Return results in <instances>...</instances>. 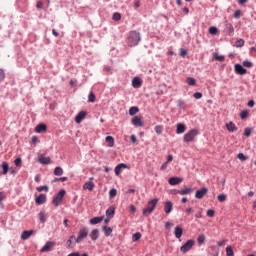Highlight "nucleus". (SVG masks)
I'll return each instance as SVG.
<instances>
[{
  "mask_svg": "<svg viewBox=\"0 0 256 256\" xmlns=\"http://www.w3.org/2000/svg\"><path fill=\"white\" fill-rule=\"evenodd\" d=\"M159 203V198H154L150 200L147 204V207L142 210V215L144 217H149L153 211H155V208L157 207V204Z\"/></svg>",
  "mask_w": 256,
  "mask_h": 256,
  "instance_id": "nucleus-1",
  "label": "nucleus"
},
{
  "mask_svg": "<svg viewBox=\"0 0 256 256\" xmlns=\"http://www.w3.org/2000/svg\"><path fill=\"white\" fill-rule=\"evenodd\" d=\"M139 41H141V34L137 31H131L128 36V46L135 47L139 45Z\"/></svg>",
  "mask_w": 256,
  "mask_h": 256,
  "instance_id": "nucleus-2",
  "label": "nucleus"
},
{
  "mask_svg": "<svg viewBox=\"0 0 256 256\" xmlns=\"http://www.w3.org/2000/svg\"><path fill=\"white\" fill-rule=\"evenodd\" d=\"M198 135H199V130L192 129L184 135L183 141L184 143H193V141H195V137H197Z\"/></svg>",
  "mask_w": 256,
  "mask_h": 256,
  "instance_id": "nucleus-3",
  "label": "nucleus"
},
{
  "mask_svg": "<svg viewBox=\"0 0 256 256\" xmlns=\"http://www.w3.org/2000/svg\"><path fill=\"white\" fill-rule=\"evenodd\" d=\"M65 190H60L52 199V203L55 207L61 205V201H63V197H65Z\"/></svg>",
  "mask_w": 256,
  "mask_h": 256,
  "instance_id": "nucleus-4",
  "label": "nucleus"
},
{
  "mask_svg": "<svg viewBox=\"0 0 256 256\" xmlns=\"http://www.w3.org/2000/svg\"><path fill=\"white\" fill-rule=\"evenodd\" d=\"M195 245V240H188L184 245L180 247L181 253H187L193 249Z\"/></svg>",
  "mask_w": 256,
  "mask_h": 256,
  "instance_id": "nucleus-5",
  "label": "nucleus"
},
{
  "mask_svg": "<svg viewBox=\"0 0 256 256\" xmlns=\"http://www.w3.org/2000/svg\"><path fill=\"white\" fill-rule=\"evenodd\" d=\"M89 235V230L87 228H81L78 233V237L75 239L77 243H81Z\"/></svg>",
  "mask_w": 256,
  "mask_h": 256,
  "instance_id": "nucleus-6",
  "label": "nucleus"
},
{
  "mask_svg": "<svg viewBox=\"0 0 256 256\" xmlns=\"http://www.w3.org/2000/svg\"><path fill=\"white\" fill-rule=\"evenodd\" d=\"M207 193H209V189H207V187H202L200 190L196 191L195 197L196 199H203Z\"/></svg>",
  "mask_w": 256,
  "mask_h": 256,
  "instance_id": "nucleus-7",
  "label": "nucleus"
},
{
  "mask_svg": "<svg viewBox=\"0 0 256 256\" xmlns=\"http://www.w3.org/2000/svg\"><path fill=\"white\" fill-rule=\"evenodd\" d=\"M131 123L132 125H134V127H143V120L141 119L140 116H134L131 119Z\"/></svg>",
  "mask_w": 256,
  "mask_h": 256,
  "instance_id": "nucleus-8",
  "label": "nucleus"
},
{
  "mask_svg": "<svg viewBox=\"0 0 256 256\" xmlns=\"http://www.w3.org/2000/svg\"><path fill=\"white\" fill-rule=\"evenodd\" d=\"M53 247H55V242L48 241V242H46V244L42 247L41 252H42V253H47V252L51 251V249H53Z\"/></svg>",
  "mask_w": 256,
  "mask_h": 256,
  "instance_id": "nucleus-9",
  "label": "nucleus"
},
{
  "mask_svg": "<svg viewBox=\"0 0 256 256\" xmlns=\"http://www.w3.org/2000/svg\"><path fill=\"white\" fill-rule=\"evenodd\" d=\"M169 185L175 186L179 185L180 183H183V178L181 177H171L168 180Z\"/></svg>",
  "mask_w": 256,
  "mask_h": 256,
  "instance_id": "nucleus-10",
  "label": "nucleus"
},
{
  "mask_svg": "<svg viewBox=\"0 0 256 256\" xmlns=\"http://www.w3.org/2000/svg\"><path fill=\"white\" fill-rule=\"evenodd\" d=\"M47 202V195L40 194L38 197L35 198L36 205H43V203Z\"/></svg>",
  "mask_w": 256,
  "mask_h": 256,
  "instance_id": "nucleus-11",
  "label": "nucleus"
},
{
  "mask_svg": "<svg viewBox=\"0 0 256 256\" xmlns=\"http://www.w3.org/2000/svg\"><path fill=\"white\" fill-rule=\"evenodd\" d=\"M172 211H173V202L166 201L164 203V212L166 213V215H169V213H171Z\"/></svg>",
  "mask_w": 256,
  "mask_h": 256,
  "instance_id": "nucleus-12",
  "label": "nucleus"
},
{
  "mask_svg": "<svg viewBox=\"0 0 256 256\" xmlns=\"http://www.w3.org/2000/svg\"><path fill=\"white\" fill-rule=\"evenodd\" d=\"M141 85H143V80L139 77H134L132 80V87H134V89H139Z\"/></svg>",
  "mask_w": 256,
  "mask_h": 256,
  "instance_id": "nucleus-13",
  "label": "nucleus"
},
{
  "mask_svg": "<svg viewBox=\"0 0 256 256\" xmlns=\"http://www.w3.org/2000/svg\"><path fill=\"white\" fill-rule=\"evenodd\" d=\"M235 72L237 73V75H245L247 73V69L243 68L241 64H236Z\"/></svg>",
  "mask_w": 256,
  "mask_h": 256,
  "instance_id": "nucleus-14",
  "label": "nucleus"
},
{
  "mask_svg": "<svg viewBox=\"0 0 256 256\" xmlns=\"http://www.w3.org/2000/svg\"><path fill=\"white\" fill-rule=\"evenodd\" d=\"M85 117H87V112L85 111H80L76 117H75V121L76 123H81V121H83V119H85Z\"/></svg>",
  "mask_w": 256,
  "mask_h": 256,
  "instance_id": "nucleus-15",
  "label": "nucleus"
},
{
  "mask_svg": "<svg viewBox=\"0 0 256 256\" xmlns=\"http://www.w3.org/2000/svg\"><path fill=\"white\" fill-rule=\"evenodd\" d=\"M34 231L33 230H25L21 234V239L22 241H27L31 235H33Z\"/></svg>",
  "mask_w": 256,
  "mask_h": 256,
  "instance_id": "nucleus-16",
  "label": "nucleus"
},
{
  "mask_svg": "<svg viewBox=\"0 0 256 256\" xmlns=\"http://www.w3.org/2000/svg\"><path fill=\"white\" fill-rule=\"evenodd\" d=\"M174 235L176 239H181V237H183V228H181V226H176L174 229Z\"/></svg>",
  "mask_w": 256,
  "mask_h": 256,
  "instance_id": "nucleus-17",
  "label": "nucleus"
},
{
  "mask_svg": "<svg viewBox=\"0 0 256 256\" xmlns=\"http://www.w3.org/2000/svg\"><path fill=\"white\" fill-rule=\"evenodd\" d=\"M178 193L179 195H190V193H193V188L184 186L183 188L180 189Z\"/></svg>",
  "mask_w": 256,
  "mask_h": 256,
  "instance_id": "nucleus-18",
  "label": "nucleus"
},
{
  "mask_svg": "<svg viewBox=\"0 0 256 256\" xmlns=\"http://www.w3.org/2000/svg\"><path fill=\"white\" fill-rule=\"evenodd\" d=\"M187 127H185V124L178 123L176 125V133L177 135H181V133H185Z\"/></svg>",
  "mask_w": 256,
  "mask_h": 256,
  "instance_id": "nucleus-19",
  "label": "nucleus"
},
{
  "mask_svg": "<svg viewBox=\"0 0 256 256\" xmlns=\"http://www.w3.org/2000/svg\"><path fill=\"white\" fill-rule=\"evenodd\" d=\"M122 169H127V164H124V163L118 164L114 169L115 175H121Z\"/></svg>",
  "mask_w": 256,
  "mask_h": 256,
  "instance_id": "nucleus-20",
  "label": "nucleus"
},
{
  "mask_svg": "<svg viewBox=\"0 0 256 256\" xmlns=\"http://www.w3.org/2000/svg\"><path fill=\"white\" fill-rule=\"evenodd\" d=\"M36 133H45L47 131V125L45 124H38L35 128Z\"/></svg>",
  "mask_w": 256,
  "mask_h": 256,
  "instance_id": "nucleus-21",
  "label": "nucleus"
},
{
  "mask_svg": "<svg viewBox=\"0 0 256 256\" xmlns=\"http://www.w3.org/2000/svg\"><path fill=\"white\" fill-rule=\"evenodd\" d=\"M39 163H41L42 165H49V163H51V158L45 157V156H40Z\"/></svg>",
  "mask_w": 256,
  "mask_h": 256,
  "instance_id": "nucleus-22",
  "label": "nucleus"
},
{
  "mask_svg": "<svg viewBox=\"0 0 256 256\" xmlns=\"http://www.w3.org/2000/svg\"><path fill=\"white\" fill-rule=\"evenodd\" d=\"M90 237L92 241H97V239H99V230L98 229L92 230V232L90 233Z\"/></svg>",
  "mask_w": 256,
  "mask_h": 256,
  "instance_id": "nucleus-23",
  "label": "nucleus"
},
{
  "mask_svg": "<svg viewBox=\"0 0 256 256\" xmlns=\"http://www.w3.org/2000/svg\"><path fill=\"white\" fill-rule=\"evenodd\" d=\"M213 59L215 61H219L220 63H223V61H225V56L219 55V53L215 52L213 53Z\"/></svg>",
  "mask_w": 256,
  "mask_h": 256,
  "instance_id": "nucleus-24",
  "label": "nucleus"
},
{
  "mask_svg": "<svg viewBox=\"0 0 256 256\" xmlns=\"http://www.w3.org/2000/svg\"><path fill=\"white\" fill-rule=\"evenodd\" d=\"M226 129H228L230 133H233L234 131H237V126H235V123L230 122L226 124Z\"/></svg>",
  "mask_w": 256,
  "mask_h": 256,
  "instance_id": "nucleus-25",
  "label": "nucleus"
},
{
  "mask_svg": "<svg viewBox=\"0 0 256 256\" xmlns=\"http://www.w3.org/2000/svg\"><path fill=\"white\" fill-rule=\"evenodd\" d=\"M83 189H88V191H93V189H95V184L93 182H86L83 185Z\"/></svg>",
  "mask_w": 256,
  "mask_h": 256,
  "instance_id": "nucleus-26",
  "label": "nucleus"
},
{
  "mask_svg": "<svg viewBox=\"0 0 256 256\" xmlns=\"http://www.w3.org/2000/svg\"><path fill=\"white\" fill-rule=\"evenodd\" d=\"M106 143L108 144L109 147H114L115 145V139L113 138V136H107L105 138Z\"/></svg>",
  "mask_w": 256,
  "mask_h": 256,
  "instance_id": "nucleus-27",
  "label": "nucleus"
},
{
  "mask_svg": "<svg viewBox=\"0 0 256 256\" xmlns=\"http://www.w3.org/2000/svg\"><path fill=\"white\" fill-rule=\"evenodd\" d=\"M226 31L228 35H233V33H235V28H233V24L226 23Z\"/></svg>",
  "mask_w": 256,
  "mask_h": 256,
  "instance_id": "nucleus-28",
  "label": "nucleus"
},
{
  "mask_svg": "<svg viewBox=\"0 0 256 256\" xmlns=\"http://www.w3.org/2000/svg\"><path fill=\"white\" fill-rule=\"evenodd\" d=\"M102 231H104L106 237H109L111 233H113V228L109 226H103Z\"/></svg>",
  "mask_w": 256,
  "mask_h": 256,
  "instance_id": "nucleus-29",
  "label": "nucleus"
},
{
  "mask_svg": "<svg viewBox=\"0 0 256 256\" xmlns=\"http://www.w3.org/2000/svg\"><path fill=\"white\" fill-rule=\"evenodd\" d=\"M103 221V217H94L90 219V224L91 225H97L98 223H101Z\"/></svg>",
  "mask_w": 256,
  "mask_h": 256,
  "instance_id": "nucleus-30",
  "label": "nucleus"
},
{
  "mask_svg": "<svg viewBox=\"0 0 256 256\" xmlns=\"http://www.w3.org/2000/svg\"><path fill=\"white\" fill-rule=\"evenodd\" d=\"M2 169H3L2 175H7V173H9V163L3 162Z\"/></svg>",
  "mask_w": 256,
  "mask_h": 256,
  "instance_id": "nucleus-31",
  "label": "nucleus"
},
{
  "mask_svg": "<svg viewBox=\"0 0 256 256\" xmlns=\"http://www.w3.org/2000/svg\"><path fill=\"white\" fill-rule=\"evenodd\" d=\"M139 111V107L137 106H132L129 109V115L133 116V115H137V112Z\"/></svg>",
  "mask_w": 256,
  "mask_h": 256,
  "instance_id": "nucleus-32",
  "label": "nucleus"
},
{
  "mask_svg": "<svg viewBox=\"0 0 256 256\" xmlns=\"http://www.w3.org/2000/svg\"><path fill=\"white\" fill-rule=\"evenodd\" d=\"M54 175H56V177H61V175H63V168L61 167H56L54 169Z\"/></svg>",
  "mask_w": 256,
  "mask_h": 256,
  "instance_id": "nucleus-33",
  "label": "nucleus"
},
{
  "mask_svg": "<svg viewBox=\"0 0 256 256\" xmlns=\"http://www.w3.org/2000/svg\"><path fill=\"white\" fill-rule=\"evenodd\" d=\"M217 199H218V201H219L220 203H225V201H227V195H225V194H219V195L217 196Z\"/></svg>",
  "mask_w": 256,
  "mask_h": 256,
  "instance_id": "nucleus-34",
  "label": "nucleus"
},
{
  "mask_svg": "<svg viewBox=\"0 0 256 256\" xmlns=\"http://www.w3.org/2000/svg\"><path fill=\"white\" fill-rule=\"evenodd\" d=\"M226 255L227 256H235V253L233 252V247H231V246L226 247Z\"/></svg>",
  "mask_w": 256,
  "mask_h": 256,
  "instance_id": "nucleus-35",
  "label": "nucleus"
},
{
  "mask_svg": "<svg viewBox=\"0 0 256 256\" xmlns=\"http://www.w3.org/2000/svg\"><path fill=\"white\" fill-rule=\"evenodd\" d=\"M106 215H107L108 217H113V216L115 215V208H108V209L106 210Z\"/></svg>",
  "mask_w": 256,
  "mask_h": 256,
  "instance_id": "nucleus-36",
  "label": "nucleus"
},
{
  "mask_svg": "<svg viewBox=\"0 0 256 256\" xmlns=\"http://www.w3.org/2000/svg\"><path fill=\"white\" fill-rule=\"evenodd\" d=\"M208 31H209L210 35H217V33L219 32V29H217V27H215V26H212L209 28Z\"/></svg>",
  "mask_w": 256,
  "mask_h": 256,
  "instance_id": "nucleus-37",
  "label": "nucleus"
},
{
  "mask_svg": "<svg viewBox=\"0 0 256 256\" xmlns=\"http://www.w3.org/2000/svg\"><path fill=\"white\" fill-rule=\"evenodd\" d=\"M247 117H249L248 110H243L240 112V119H247Z\"/></svg>",
  "mask_w": 256,
  "mask_h": 256,
  "instance_id": "nucleus-38",
  "label": "nucleus"
},
{
  "mask_svg": "<svg viewBox=\"0 0 256 256\" xmlns=\"http://www.w3.org/2000/svg\"><path fill=\"white\" fill-rule=\"evenodd\" d=\"M186 83L189 84L190 86H193L197 83V81L195 80V78H192V77H188L186 79Z\"/></svg>",
  "mask_w": 256,
  "mask_h": 256,
  "instance_id": "nucleus-39",
  "label": "nucleus"
},
{
  "mask_svg": "<svg viewBox=\"0 0 256 256\" xmlns=\"http://www.w3.org/2000/svg\"><path fill=\"white\" fill-rule=\"evenodd\" d=\"M109 197H110V199H113L114 197H117V189L112 188V189L109 191Z\"/></svg>",
  "mask_w": 256,
  "mask_h": 256,
  "instance_id": "nucleus-40",
  "label": "nucleus"
},
{
  "mask_svg": "<svg viewBox=\"0 0 256 256\" xmlns=\"http://www.w3.org/2000/svg\"><path fill=\"white\" fill-rule=\"evenodd\" d=\"M38 217H39V220L41 221V223H45V221H46V218H45V211H41V212L38 214Z\"/></svg>",
  "mask_w": 256,
  "mask_h": 256,
  "instance_id": "nucleus-41",
  "label": "nucleus"
},
{
  "mask_svg": "<svg viewBox=\"0 0 256 256\" xmlns=\"http://www.w3.org/2000/svg\"><path fill=\"white\" fill-rule=\"evenodd\" d=\"M197 241L199 245H203L205 243V236L203 234L199 235Z\"/></svg>",
  "mask_w": 256,
  "mask_h": 256,
  "instance_id": "nucleus-42",
  "label": "nucleus"
},
{
  "mask_svg": "<svg viewBox=\"0 0 256 256\" xmlns=\"http://www.w3.org/2000/svg\"><path fill=\"white\" fill-rule=\"evenodd\" d=\"M95 94L93 92H91L89 95H88V101L89 103H95Z\"/></svg>",
  "mask_w": 256,
  "mask_h": 256,
  "instance_id": "nucleus-43",
  "label": "nucleus"
},
{
  "mask_svg": "<svg viewBox=\"0 0 256 256\" xmlns=\"http://www.w3.org/2000/svg\"><path fill=\"white\" fill-rule=\"evenodd\" d=\"M36 191H38L39 193H41V191H49V186L44 185V186L37 187Z\"/></svg>",
  "mask_w": 256,
  "mask_h": 256,
  "instance_id": "nucleus-44",
  "label": "nucleus"
},
{
  "mask_svg": "<svg viewBox=\"0 0 256 256\" xmlns=\"http://www.w3.org/2000/svg\"><path fill=\"white\" fill-rule=\"evenodd\" d=\"M155 132L157 133V135H161V133H163V126L161 125L155 126Z\"/></svg>",
  "mask_w": 256,
  "mask_h": 256,
  "instance_id": "nucleus-45",
  "label": "nucleus"
},
{
  "mask_svg": "<svg viewBox=\"0 0 256 256\" xmlns=\"http://www.w3.org/2000/svg\"><path fill=\"white\" fill-rule=\"evenodd\" d=\"M243 45H245V40H243V39H239L235 43L236 47H243Z\"/></svg>",
  "mask_w": 256,
  "mask_h": 256,
  "instance_id": "nucleus-46",
  "label": "nucleus"
},
{
  "mask_svg": "<svg viewBox=\"0 0 256 256\" xmlns=\"http://www.w3.org/2000/svg\"><path fill=\"white\" fill-rule=\"evenodd\" d=\"M113 20L114 21H121V13H118V12L114 13L113 14Z\"/></svg>",
  "mask_w": 256,
  "mask_h": 256,
  "instance_id": "nucleus-47",
  "label": "nucleus"
},
{
  "mask_svg": "<svg viewBox=\"0 0 256 256\" xmlns=\"http://www.w3.org/2000/svg\"><path fill=\"white\" fill-rule=\"evenodd\" d=\"M133 241H139L141 239V233L137 232L132 236Z\"/></svg>",
  "mask_w": 256,
  "mask_h": 256,
  "instance_id": "nucleus-48",
  "label": "nucleus"
},
{
  "mask_svg": "<svg viewBox=\"0 0 256 256\" xmlns=\"http://www.w3.org/2000/svg\"><path fill=\"white\" fill-rule=\"evenodd\" d=\"M207 217H215V210L209 209L206 212Z\"/></svg>",
  "mask_w": 256,
  "mask_h": 256,
  "instance_id": "nucleus-49",
  "label": "nucleus"
},
{
  "mask_svg": "<svg viewBox=\"0 0 256 256\" xmlns=\"http://www.w3.org/2000/svg\"><path fill=\"white\" fill-rule=\"evenodd\" d=\"M237 157L240 159V161H247V156H245L243 153H238Z\"/></svg>",
  "mask_w": 256,
  "mask_h": 256,
  "instance_id": "nucleus-50",
  "label": "nucleus"
},
{
  "mask_svg": "<svg viewBox=\"0 0 256 256\" xmlns=\"http://www.w3.org/2000/svg\"><path fill=\"white\" fill-rule=\"evenodd\" d=\"M243 67L251 68L253 67V63H251L249 60H245L243 62Z\"/></svg>",
  "mask_w": 256,
  "mask_h": 256,
  "instance_id": "nucleus-51",
  "label": "nucleus"
},
{
  "mask_svg": "<svg viewBox=\"0 0 256 256\" xmlns=\"http://www.w3.org/2000/svg\"><path fill=\"white\" fill-rule=\"evenodd\" d=\"M57 181H61V182L67 181V177L54 178L52 183H57Z\"/></svg>",
  "mask_w": 256,
  "mask_h": 256,
  "instance_id": "nucleus-52",
  "label": "nucleus"
},
{
  "mask_svg": "<svg viewBox=\"0 0 256 256\" xmlns=\"http://www.w3.org/2000/svg\"><path fill=\"white\" fill-rule=\"evenodd\" d=\"M244 135H245V137H250L251 136V128H245Z\"/></svg>",
  "mask_w": 256,
  "mask_h": 256,
  "instance_id": "nucleus-53",
  "label": "nucleus"
},
{
  "mask_svg": "<svg viewBox=\"0 0 256 256\" xmlns=\"http://www.w3.org/2000/svg\"><path fill=\"white\" fill-rule=\"evenodd\" d=\"M194 99H201L203 97V94L201 92H195L193 94Z\"/></svg>",
  "mask_w": 256,
  "mask_h": 256,
  "instance_id": "nucleus-54",
  "label": "nucleus"
},
{
  "mask_svg": "<svg viewBox=\"0 0 256 256\" xmlns=\"http://www.w3.org/2000/svg\"><path fill=\"white\" fill-rule=\"evenodd\" d=\"M233 17L235 19H239V17H241V10H236L233 14Z\"/></svg>",
  "mask_w": 256,
  "mask_h": 256,
  "instance_id": "nucleus-55",
  "label": "nucleus"
},
{
  "mask_svg": "<svg viewBox=\"0 0 256 256\" xmlns=\"http://www.w3.org/2000/svg\"><path fill=\"white\" fill-rule=\"evenodd\" d=\"M5 79V71L3 69H0V83Z\"/></svg>",
  "mask_w": 256,
  "mask_h": 256,
  "instance_id": "nucleus-56",
  "label": "nucleus"
},
{
  "mask_svg": "<svg viewBox=\"0 0 256 256\" xmlns=\"http://www.w3.org/2000/svg\"><path fill=\"white\" fill-rule=\"evenodd\" d=\"M73 239H75V236H70V239L67 241L68 247H71V244L73 243Z\"/></svg>",
  "mask_w": 256,
  "mask_h": 256,
  "instance_id": "nucleus-57",
  "label": "nucleus"
},
{
  "mask_svg": "<svg viewBox=\"0 0 256 256\" xmlns=\"http://www.w3.org/2000/svg\"><path fill=\"white\" fill-rule=\"evenodd\" d=\"M130 140H131V143H137V136L136 135H131Z\"/></svg>",
  "mask_w": 256,
  "mask_h": 256,
  "instance_id": "nucleus-58",
  "label": "nucleus"
},
{
  "mask_svg": "<svg viewBox=\"0 0 256 256\" xmlns=\"http://www.w3.org/2000/svg\"><path fill=\"white\" fill-rule=\"evenodd\" d=\"M187 55V50L181 49L180 50V57H185Z\"/></svg>",
  "mask_w": 256,
  "mask_h": 256,
  "instance_id": "nucleus-59",
  "label": "nucleus"
},
{
  "mask_svg": "<svg viewBox=\"0 0 256 256\" xmlns=\"http://www.w3.org/2000/svg\"><path fill=\"white\" fill-rule=\"evenodd\" d=\"M169 165V163L168 162H164L163 164H162V166H161V171H165V169H167V166Z\"/></svg>",
  "mask_w": 256,
  "mask_h": 256,
  "instance_id": "nucleus-60",
  "label": "nucleus"
},
{
  "mask_svg": "<svg viewBox=\"0 0 256 256\" xmlns=\"http://www.w3.org/2000/svg\"><path fill=\"white\" fill-rule=\"evenodd\" d=\"M16 167H20L21 165V158H17L15 161H14Z\"/></svg>",
  "mask_w": 256,
  "mask_h": 256,
  "instance_id": "nucleus-61",
  "label": "nucleus"
},
{
  "mask_svg": "<svg viewBox=\"0 0 256 256\" xmlns=\"http://www.w3.org/2000/svg\"><path fill=\"white\" fill-rule=\"evenodd\" d=\"M227 243V240H222L217 243L218 247H223Z\"/></svg>",
  "mask_w": 256,
  "mask_h": 256,
  "instance_id": "nucleus-62",
  "label": "nucleus"
},
{
  "mask_svg": "<svg viewBox=\"0 0 256 256\" xmlns=\"http://www.w3.org/2000/svg\"><path fill=\"white\" fill-rule=\"evenodd\" d=\"M247 105H248V107H255V101L250 100V101H248Z\"/></svg>",
  "mask_w": 256,
  "mask_h": 256,
  "instance_id": "nucleus-63",
  "label": "nucleus"
},
{
  "mask_svg": "<svg viewBox=\"0 0 256 256\" xmlns=\"http://www.w3.org/2000/svg\"><path fill=\"white\" fill-rule=\"evenodd\" d=\"M68 256H81V254H79V252H73L68 254Z\"/></svg>",
  "mask_w": 256,
  "mask_h": 256,
  "instance_id": "nucleus-64",
  "label": "nucleus"
}]
</instances>
